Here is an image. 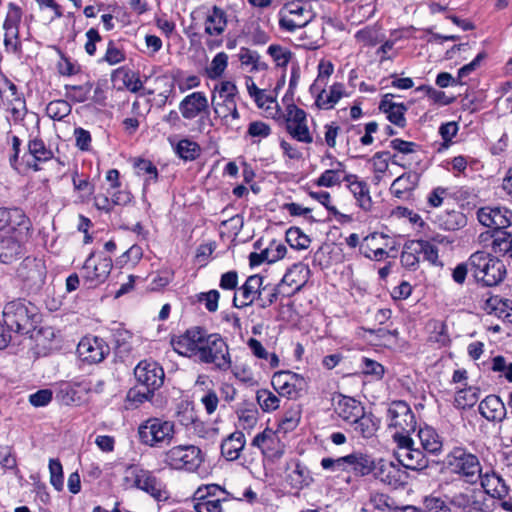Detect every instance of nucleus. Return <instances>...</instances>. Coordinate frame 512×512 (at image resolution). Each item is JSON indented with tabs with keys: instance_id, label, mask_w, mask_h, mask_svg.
I'll return each mask as SVG.
<instances>
[{
	"instance_id": "obj_1",
	"label": "nucleus",
	"mask_w": 512,
	"mask_h": 512,
	"mask_svg": "<svg viewBox=\"0 0 512 512\" xmlns=\"http://www.w3.org/2000/svg\"><path fill=\"white\" fill-rule=\"evenodd\" d=\"M237 93V86L233 82L222 81L214 86L211 96V105L215 117L220 119L222 125L231 130L240 128V115L235 99Z\"/></svg>"
},
{
	"instance_id": "obj_2",
	"label": "nucleus",
	"mask_w": 512,
	"mask_h": 512,
	"mask_svg": "<svg viewBox=\"0 0 512 512\" xmlns=\"http://www.w3.org/2000/svg\"><path fill=\"white\" fill-rule=\"evenodd\" d=\"M3 322L10 333L28 335L33 332L39 321L37 307L25 300H14L4 306Z\"/></svg>"
},
{
	"instance_id": "obj_3",
	"label": "nucleus",
	"mask_w": 512,
	"mask_h": 512,
	"mask_svg": "<svg viewBox=\"0 0 512 512\" xmlns=\"http://www.w3.org/2000/svg\"><path fill=\"white\" fill-rule=\"evenodd\" d=\"M470 272L477 282L485 286H496L506 276L502 260L484 251H476L469 257Z\"/></svg>"
},
{
	"instance_id": "obj_4",
	"label": "nucleus",
	"mask_w": 512,
	"mask_h": 512,
	"mask_svg": "<svg viewBox=\"0 0 512 512\" xmlns=\"http://www.w3.org/2000/svg\"><path fill=\"white\" fill-rule=\"evenodd\" d=\"M444 464L451 473L463 478L467 483L475 484L481 478L480 460L466 447H453L445 456Z\"/></svg>"
},
{
	"instance_id": "obj_5",
	"label": "nucleus",
	"mask_w": 512,
	"mask_h": 512,
	"mask_svg": "<svg viewBox=\"0 0 512 512\" xmlns=\"http://www.w3.org/2000/svg\"><path fill=\"white\" fill-rule=\"evenodd\" d=\"M205 461V454L196 445H176L168 449L163 456V463L172 470L197 472Z\"/></svg>"
},
{
	"instance_id": "obj_6",
	"label": "nucleus",
	"mask_w": 512,
	"mask_h": 512,
	"mask_svg": "<svg viewBox=\"0 0 512 512\" xmlns=\"http://www.w3.org/2000/svg\"><path fill=\"white\" fill-rule=\"evenodd\" d=\"M137 432L141 444L159 447L173 438L174 424L162 418L150 417L139 425Z\"/></svg>"
},
{
	"instance_id": "obj_7",
	"label": "nucleus",
	"mask_w": 512,
	"mask_h": 512,
	"mask_svg": "<svg viewBox=\"0 0 512 512\" xmlns=\"http://www.w3.org/2000/svg\"><path fill=\"white\" fill-rule=\"evenodd\" d=\"M391 444L394 445L393 455L403 467L417 470L425 466L424 455L413 448L410 434L391 433Z\"/></svg>"
},
{
	"instance_id": "obj_8",
	"label": "nucleus",
	"mask_w": 512,
	"mask_h": 512,
	"mask_svg": "<svg viewBox=\"0 0 512 512\" xmlns=\"http://www.w3.org/2000/svg\"><path fill=\"white\" fill-rule=\"evenodd\" d=\"M198 359L204 363H212L223 370L228 369L231 365L228 346L218 334H205Z\"/></svg>"
},
{
	"instance_id": "obj_9",
	"label": "nucleus",
	"mask_w": 512,
	"mask_h": 512,
	"mask_svg": "<svg viewBox=\"0 0 512 512\" xmlns=\"http://www.w3.org/2000/svg\"><path fill=\"white\" fill-rule=\"evenodd\" d=\"M279 16V27L287 32H294L308 25L313 20L314 13L307 2H286Z\"/></svg>"
},
{
	"instance_id": "obj_10",
	"label": "nucleus",
	"mask_w": 512,
	"mask_h": 512,
	"mask_svg": "<svg viewBox=\"0 0 512 512\" xmlns=\"http://www.w3.org/2000/svg\"><path fill=\"white\" fill-rule=\"evenodd\" d=\"M389 433L410 434L415 430V417L409 405L404 401H393L386 411Z\"/></svg>"
},
{
	"instance_id": "obj_11",
	"label": "nucleus",
	"mask_w": 512,
	"mask_h": 512,
	"mask_svg": "<svg viewBox=\"0 0 512 512\" xmlns=\"http://www.w3.org/2000/svg\"><path fill=\"white\" fill-rule=\"evenodd\" d=\"M251 446L260 450L262 456L270 462L280 460L286 452V444L280 433L270 427L254 436Z\"/></svg>"
},
{
	"instance_id": "obj_12",
	"label": "nucleus",
	"mask_w": 512,
	"mask_h": 512,
	"mask_svg": "<svg viewBox=\"0 0 512 512\" xmlns=\"http://www.w3.org/2000/svg\"><path fill=\"white\" fill-rule=\"evenodd\" d=\"M284 482L294 496L314 482L310 469L298 458L289 459L284 468Z\"/></svg>"
},
{
	"instance_id": "obj_13",
	"label": "nucleus",
	"mask_w": 512,
	"mask_h": 512,
	"mask_svg": "<svg viewBox=\"0 0 512 512\" xmlns=\"http://www.w3.org/2000/svg\"><path fill=\"white\" fill-rule=\"evenodd\" d=\"M128 470L136 488L146 492L157 501L168 499L166 485L152 471L138 466H130Z\"/></svg>"
},
{
	"instance_id": "obj_14",
	"label": "nucleus",
	"mask_w": 512,
	"mask_h": 512,
	"mask_svg": "<svg viewBox=\"0 0 512 512\" xmlns=\"http://www.w3.org/2000/svg\"><path fill=\"white\" fill-rule=\"evenodd\" d=\"M285 121L286 131L293 139L305 144L313 142V136L307 125V114L303 109L294 104L288 105Z\"/></svg>"
},
{
	"instance_id": "obj_15",
	"label": "nucleus",
	"mask_w": 512,
	"mask_h": 512,
	"mask_svg": "<svg viewBox=\"0 0 512 512\" xmlns=\"http://www.w3.org/2000/svg\"><path fill=\"white\" fill-rule=\"evenodd\" d=\"M22 19V10L14 3L8 4V12L3 23L4 46L7 52L17 54L21 51L19 38V24Z\"/></svg>"
},
{
	"instance_id": "obj_16",
	"label": "nucleus",
	"mask_w": 512,
	"mask_h": 512,
	"mask_svg": "<svg viewBox=\"0 0 512 512\" xmlns=\"http://www.w3.org/2000/svg\"><path fill=\"white\" fill-rule=\"evenodd\" d=\"M112 269V259L104 255L90 254L83 264L82 276L89 286H97L103 283Z\"/></svg>"
},
{
	"instance_id": "obj_17",
	"label": "nucleus",
	"mask_w": 512,
	"mask_h": 512,
	"mask_svg": "<svg viewBox=\"0 0 512 512\" xmlns=\"http://www.w3.org/2000/svg\"><path fill=\"white\" fill-rule=\"evenodd\" d=\"M478 221L486 227L492 228L494 233L491 235L493 240L499 233L512 224V211L505 207H483L477 212Z\"/></svg>"
},
{
	"instance_id": "obj_18",
	"label": "nucleus",
	"mask_w": 512,
	"mask_h": 512,
	"mask_svg": "<svg viewBox=\"0 0 512 512\" xmlns=\"http://www.w3.org/2000/svg\"><path fill=\"white\" fill-rule=\"evenodd\" d=\"M205 332L194 327L188 329L184 334L171 338V345L175 352L186 357H198Z\"/></svg>"
},
{
	"instance_id": "obj_19",
	"label": "nucleus",
	"mask_w": 512,
	"mask_h": 512,
	"mask_svg": "<svg viewBox=\"0 0 512 512\" xmlns=\"http://www.w3.org/2000/svg\"><path fill=\"white\" fill-rule=\"evenodd\" d=\"M77 353L83 362L96 364L106 357L109 353V347L100 338L85 337L79 342Z\"/></svg>"
},
{
	"instance_id": "obj_20",
	"label": "nucleus",
	"mask_w": 512,
	"mask_h": 512,
	"mask_svg": "<svg viewBox=\"0 0 512 512\" xmlns=\"http://www.w3.org/2000/svg\"><path fill=\"white\" fill-rule=\"evenodd\" d=\"M309 272L307 265L303 263L294 264L288 269L278 285L282 294L290 296L300 291L308 280Z\"/></svg>"
},
{
	"instance_id": "obj_21",
	"label": "nucleus",
	"mask_w": 512,
	"mask_h": 512,
	"mask_svg": "<svg viewBox=\"0 0 512 512\" xmlns=\"http://www.w3.org/2000/svg\"><path fill=\"white\" fill-rule=\"evenodd\" d=\"M18 275L32 290H38L45 282L46 269L38 259L26 258L18 268Z\"/></svg>"
},
{
	"instance_id": "obj_22",
	"label": "nucleus",
	"mask_w": 512,
	"mask_h": 512,
	"mask_svg": "<svg viewBox=\"0 0 512 512\" xmlns=\"http://www.w3.org/2000/svg\"><path fill=\"white\" fill-rule=\"evenodd\" d=\"M263 281V277L259 275L249 276L235 293L233 298L234 306L243 308L252 305L260 295Z\"/></svg>"
},
{
	"instance_id": "obj_23",
	"label": "nucleus",
	"mask_w": 512,
	"mask_h": 512,
	"mask_svg": "<svg viewBox=\"0 0 512 512\" xmlns=\"http://www.w3.org/2000/svg\"><path fill=\"white\" fill-rule=\"evenodd\" d=\"M351 457L352 460L350 466L352 467L354 474L357 476H366L374 473V477L378 479L384 471L382 459L376 462L372 456L361 452L351 453Z\"/></svg>"
},
{
	"instance_id": "obj_24",
	"label": "nucleus",
	"mask_w": 512,
	"mask_h": 512,
	"mask_svg": "<svg viewBox=\"0 0 512 512\" xmlns=\"http://www.w3.org/2000/svg\"><path fill=\"white\" fill-rule=\"evenodd\" d=\"M26 216L18 208H0V234H21V227L26 224Z\"/></svg>"
},
{
	"instance_id": "obj_25",
	"label": "nucleus",
	"mask_w": 512,
	"mask_h": 512,
	"mask_svg": "<svg viewBox=\"0 0 512 512\" xmlns=\"http://www.w3.org/2000/svg\"><path fill=\"white\" fill-rule=\"evenodd\" d=\"M208 99L203 92H193L185 96L179 103V111L184 119L192 120L206 111Z\"/></svg>"
},
{
	"instance_id": "obj_26",
	"label": "nucleus",
	"mask_w": 512,
	"mask_h": 512,
	"mask_svg": "<svg viewBox=\"0 0 512 512\" xmlns=\"http://www.w3.org/2000/svg\"><path fill=\"white\" fill-rule=\"evenodd\" d=\"M235 414L237 416L238 427L242 429L241 431H252L256 428L260 419L257 404L250 400L240 402L235 410Z\"/></svg>"
},
{
	"instance_id": "obj_27",
	"label": "nucleus",
	"mask_w": 512,
	"mask_h": 512,
	"mask_svg": "<svg viewBox=\"0 0 512 512\" xmlns=\"http://www.w3.org/2000/svg\"><path fill=\"white\" fill-rule=\"evenodd\" d=\"M246 445V437L241 430H235L225 437L220 445L222 457L227 461H236L240 458Z\"/></svg>"
},
{
	"instance_id": "obj_28",
	"label": "nucleus",
	"mask_w": 512,
	"mask_h": 512,
	"mask_svg": "<svg viewBox=\"0 0 512 512\" xmlns=\"http://www.w3.org/2000/svg\"><path fill=\"white\" fill-rule=\"evenodd\" d=\"M138 384H163L164 370L156 362L141 361L134 369Z\"/></svg>"
},
{
	"instance_id": "obj_29",
	"label": "nucleus",
	"mask_w": 512,
	"mask_h": 512,
	"mask_svg": "<svg viewBox=\"0 0 512 512\" xmlns=\"http://www.w3.org/2000/svg\"><path fill=\"white\" fill-rule=\"evenodd\" d=\"M53 157V152L46 147L44 141L38 137L30 139L28 142V153L24 155L28 167L35 171L39 170L38 163L46 162Z\"/></svg>"
},
{
	"instance_id": "obj_30",
	"label": "nucleus",
	"mask_w": 512,
	"mask_h": 512,
	"mask_svg": "<svg viewBox=\"0 0 512 512\" xmlns=\"http://www.w3.org/2000/svg\"><path fill=\"white\" fill-rule=\"evenodd\" d=\"M215 498H232V496L224 487L215 483L202 484L192 494L193 505L205 504Z\"/></svg>"
},
{
	"instance_id": "obj_31",
	"label": "nucleus",
	"mask_w": 512,
	"mask_h": 512,
	"mask_svg": "<svg viewBox=\"0 0 512 512\" xmlns=\"http://www.w3.org/2000/svg\"><path fill=\"white\" fill-rule=\"evenodd\" d=\"M481 486L493 498L504 499L508 497L509 487L504 479L495 472L481 474Z\"/></svg>"
},
{
	"instance_id": "obj_32",
	"label": "nucleus",
	"mask_w": 512,
	"mask_h": 512,
	"mask_svg": "<svg viewBox=\"0 0 512 512\" xmlns=\"http://www.w3.org/2000/svg\"><path fill=\"white\" fill-rule=\"evenodd\" d=\"M131 386L125 398V409L134 410L139 408L143 403L149 401L154 404L153 397L155 390L160 386Z\"/></svg>"
},
{
	"instance_id": "obj_33",
	"label": "nucleus",
	"mask_w": 512,
	"mask_h": 512,
	"mask_svg": "<svg viewBox=\"0 0 512 512\" xmlns=\"http://www.w3.org/2000/svg\"><path fill=\"white\" fill-rule=\"evenodd\" d=\"M227 25V13L214 5L205 19V33L209 36H220L225 32Z\"/></svg>"
},
{
	"instance_id": "obj_34",
	"label": "nucleus",
	"mask_w": 512,
	"mask_h": 512,
	"mask_svg": "<svg viewBox=\"0 0 512 512\" xmlns=\"http://www.w3.org/2000/svg\"><path fill=\"white\" fill-rule=\"evenodd\" d=\"M336 412L345 422L351 423L362 416L364 407L360 401L349 396H342L337 403Z\"/></svg>"
},
{
	"instance_id": "obj_35",
	"label": "nucleus",
	"mask_w": 512,
	"mask_h": 512,
	"mask_svg": "<svg viewBox=\"0 0 512 512\" xmlns=\"http://www.w3.org/2000/svg\"><path fill=\"white\" fill-rule=\"evenodd\" d=\"M480 414L489 421H501L506 414L502 400L495 395H489L479 404Z\"/></svg>"
},
{
	"instance_id": "obj_36",
	"label": "nucleus",
	"mask_w": 512,
	"mask_h": 512,
	"mask_svg": "<svg viewBox=\"0 0 512 512\" xmlns=\"http://www.w3.org/2000/svg\"><path fill=\"white\" fill-rule=\"evenodd\" d=\"M454 487H459V482L456 480L443 481L439 484L440 492L449 501L451 505L461 508L463 510L469 508L471 505L470 496L464 492H453L452 488Z\"/></svg>"
},
{
	"instance_id": "obj_37",
	"label": "nucleus",
	"mask_w": 512,
	"mask_h": 512,
	"mask_svg": "<svg viewBox=\"0 0 512 512\" xmlns=\"http://www.w3.org/2000/svg\"><path fill=\"white\" fill-rule=\"evenodd\" d=\"M20 235L21 234H0V262L8 264L17 259L21 252Z\"/></svg>"
},
{
	"instance_id": "obj_38",
	"label": "nucleus",
	"mask_w": 512,
	"mask_h": 512,
	"mask_svg": "<svg viewBox=\"0 0 512 512\" xmlns=\"http://www.w3.org/2000/svg\"><path fill=\"white\" fill-rule=\"evenodd\" d=\"M485 311L498 318L512 322V300L491 296L485 302Z\"/></svg>"
},
{
	"instance_id": "obj_39",
	"label": "nucleus",
	"mask_w": 512,
	"mask_h": 512,
	"mask_svg": "<svg viewBox=\"0 0 512 512\" xmlns=\"http://www.w3.org/2000/svg\"><path fill=\"white\" fill-rule=\"evenodd\" d=\"M302 417V409L299 404H293L284 411L280 419L276 431L284 436L294 431L300 424Z\"/></svg>"
},
{
	"instance_id": "obj_40",
	"label": "nucleus",
	"mask_w": 512,
	"mask_h": 512,
	"mask_svg": "<svg viewBox=\"0 0 512 512\" xmlns=\"http://www.w3.org/2000/svg\"><path fill=\"white\" fill-rule=\"evenodd\" d=\"M394 94L386 92V118L395 126L404 128L407 124L405 113L408 107L403 103H395L392 101Z\"/></svg>"
},
{
	"instance_id": "obj_41",
	"label": "nucleus",
	"mask_w": 512,
	"mask_h": 512,
	"mask_svg": "<svg viewBox=\"0 0 512 512\" xmlns=\"http://www.w3.org/2000/svg\"><path fill=\"white\" fill-rule=\"evenodd\" d=\"M419 440L424 450L431 454H438L442 450V438L431 426H425L419 429Z\"/></svg>"
},
{
	"instance_id": "obj_42",
	"label": "nucleus",
	"mask_w": 512,
	"mask_h": 512,
	"mask_svg": "<svg viewBox=\"0 0 512 512\" xmlns=\"http://www.w3.org/2000/svg\"><path fill=\"white\" fill-rule=\"evenodd\" d=\"M382 239H384L383 233H372L366 236L360 245L361 253L369 259L381 260L384 254L381 247Z\"/></svg>"
},
{
	"instance_id": "obj_43",
	"label": "nucleus",
	"mask_w": 512,
	"mask_h": 512,
	"mask_svg": "<svg viewBox=\"0 0 512 512\" xmlns=\"http://www.w3.org/2000/svg\"><path fill=\"white\" fill-rule=\"evenodd\" d=\"M390 147L395 151V153L389 155V160L394 164H400L404 167L405 164L401 163V161L404 160L405 157L414 154L419 146L415 142L395 138L390 141Z\"/></svg>"
},
{
	"instance_id": "obj_44",
	"label": "nucleus",
	"mask_w": 512,
	"mask_h": 512,
	"mask_svg": "<svg viewBox=\"0 0 512 512\" xmlns=\"http://www.w3.org/2000/svg\"><path fill=\"white\" fill-rule=\"evenodd\" d=\"M344 92V86L341 83L333 84L328 92L321 88L316 99V105L321 109L333 108L343 97Z\"/></svg>"
},
{
	"instance_id": "obj_45",
	"label": "nucleus",
	"mask_w": 512,
	"mask_h": 512,
	"mask_svg": "<svg viewBox=\"0 0 512 512\" xmlns=\"http://www.w3.org/2000/svg\"><path fill=\"white\" fill-rule=\"evenodd\" d=\"M354 426V431L361 435L363 438L373 437L380 427V420L375 418L372 414L362 413V416L355 422H351Z\"/></svg>"
},
{
	"instance_id": "obj_46",
	"label": "nucleus",
	"mask_w": 512,
	"mask_h": 512,
	"mask_svg": "<svg viewBox=\"0 0 512 512\" xmlns=\"http://www.w3.org/2000/svg\"><path fill=\"white\" fill-rule=\"evenodd\" d=\"M239 61L243 66H250V72H259L268 69V64L261 60L260 54L246 47H242L238 53Z\"/></svg>"
},
{
	"instance_id": "obj_47",
	"label": "nucleus",
	"mask_w": 512,
	"mask_h": 512,
	"mask_svg": "<svg viewBox=\"0 0 512 512\" xmlns=\"http://www.w3.org/2000/svg\"><path fill=\"white\" fill-rule=\"evenodd\" d=\"M257 406L259 405L263 412H272L279 408L280 398L276 392L267 388H262L256 391Z\"/></svg>"
},
{
	"instance_id": "obj_48",
	"label": "nucleus",
	"mask_w": 512,
	"mask_h": 512,
	"mask_svg": "<svg viewBox=\"0 0 512 512\" xmlns=\"http://www.w3.org/2000/svg\"><path fill=\"white\" fill-rule=\"evenodd\" d=\"M349 181V189L356 198L359 206L364 210H370L372 208V201L369 195V191L364 182L353 180Z\"/></svg>"
},
{
	"instance_id": "obj_49",
	"label": "nucleus",
	"mask_w": 512,
	"mask_h": 512,
	"mask_svg": "<svg viewBox=\"0 0 512 512\" xmlns=\"http://www.w3.org/2000/svg\"><path fill=\"white\" fill-rule=\"evenodd\" d=\"M420 249L421 247L414 240L406 244L401 253V264L409 270H416L419 265Z\"/></svg>"
},
{
	"instance_id": "obj_50",
	"label": "nucleus",
	"mask_w": 512,
	"mask_h": 512,
	"mask_svg": "<svg viewBox=\"0 0 512 512\" xmlns=\"http://www.w3.org/2000/svg\"><path fill=\"white\" fill-rule=\"evenodd\" d=\"M478 400L477 386H464L455 394V404L458 408L473 406Z\"/></svg>"
},
{
	"instance_id": "obj_51",
	"label": "nucleus",
	"mask_w": 512,
	"mask_h": 512,
	"mask_svg": "<svg viewBox=\"0 0 512 512\" xmlns=\"http://www.w3.org/2000/svg\"><path fill=\"white\" fill-rule=\"evenodd\" d=\"M267 53L273 59L275 65L280 68H286L293 57V53L288 48L279 44H271Z\"/></svg>"
},
{
	"instance_id": "obj_52",
	"label": "nucleus",
	"mask_w": 512,
	"mask_h": 512,
	"mask_svg": "<svg viewBox=\"0 0 512 512\" xmlns=\"http://www.w3.org/2000/svg\"><path fill=\"white\" fill-rule=\"evenodd\" d=\"M92 87L93 84L91 82H86L82 85H66V96L77 103L85 102L90 97Z\"/></svg>"
},
{
	"instance_id": "obj_53",
	"label": "nucleus",
	"mask_w": 512,
	"mask_h": 512,
	"mask_svg": "<svg viewBox=\"0 0 512 512\" xmlns=\"http://www.w3.org/2000/svg\"><path fill=\"white\" fill-rule=\"evenodd\" d=\"M490 370L497 374L499 379L512 382V362L503 356H496L491 360Z\"/></svg>"
},
{
	"instance_id": "obj_54",
	"label": "nucleus",
	"mask_w": 512,
	"mask_h": 512,
	"mask_svg": "<svg viewBox=\"0 0 512 512\" xmlns=\"http://www.w3.org/2000/svg\"><path fill=\"white\" fill-rule=\"evenodd\" d=\"M176 153L183 160L192 161L199 156L200 146L190 139H182L176 146Z\"/></svg>"
},
{
	"instance_id": "obj_55",
	"label": "nucleus",
	"mask_w": 512,
	"mask_h": 512,
	"mask_svg": "<svg viewBox=\"0 0 512 512\" xmlns=\"http://www.w3.org/2000/svg\"><path fill=\"white\" fill-rule=\"evenodd\" d=\"M286 241L292 248L298 250L307 249L311 242L310 238L298 227H291L287 230Z\"/></svg>"
},
{
	"instance_id": "obj_56",
	"label": "nucleus",
	"mask_w": 512,
	"mask_h": 512,
	"mask_svg": "<svg viewBox=\"0 0 512 512\" xmlns=\"http://www.w3.org/2000/svg\"><path fill=\"white\" fill-rule=\"evenodd\" d=\"M71 113V105L65 100L51 101L46 107V114L53 120L60 121Z\"/></svg>"
},
{
	"instance_id": "obj_57",
	"label": "nucleus",
	"mask_w": 512,
	"mask_h": 512,
	"mask_svg": "<svg viewBox=\"0 0 512 512\" xmlns=\"http://www.w3.org/2000/svg\"><path fill=\"white\" fill-rule=\"evenodd\" d=\"M228 65V55L224 52H219L215 55L210 65L206 68V73L209 78H219L225 71Z\"/></svg>"
},
{
	"instance_id": "obj_58",
	"label": "nucleus",
	"mask_w": 512,
	"mask_h": 512,
	"mask_svg": "<svg viewBox=\"0 0 512 512\" xmlns=\"http://www.w3.org/2000/svg\"><path fill=\"white\" fill-rule=\"evenodd\" d=\"M427 239H418L414 240L415 243L419 244L421 249L419 250V255L422 254L423 258L427 260L429 263L433 265H442L438 259V249L437 247L429 241V236L425 235Z\"/></svg>"
},
{
	"instance_id": "obj_59",
	"label": "nucleus",
	"mask_w": 512,
	"mask_h": 512,
	"mask_svg": "<svg viewBox=\"0 0 512 512\" xmlns=\"http://www.w3.org/2000/svg\"><path fill=\"white\" fill-rule=\"evenodd\" d=\"M412 190V183L410 182V176L401 175L393 181L390 186V192L398 199H404L409 197Z\"/></svg>"
},
{
	"instance_id": "obj_60",
	"label": "nucleus",
	"mask_w": 512,
	"mask_h": 512,
	"mask_svg": "<svg viewBox=\"0 0 512 512\" xmlns=\"http://www.w3.org/2000/svg\"><path fill=\"white\" fill-rule=\"evenodd\" d=\"M49 473H50V483L57 491H61L63 489L64 483V475H63V467L58 458H51L49 460Z\"/></svg>"
},
{
	"instance_id": "obj_61",
	"label": "nucleus",
	"mask_w": 512,
	"mask_h": 512,
	"mask_svg": "<svg viewBox=\"0 0 512 512\" xmlns=\"http://www.w3.org/2000/svg\"><path fill=\"white\" fill-rule=\"evenodd\" d=\"M279 293H282L279 286L268 287L262 285L260 295L256 299L258 306L263 309L271 306L277 300Z\"/></svg>"
},
{
	"instance_id": "obj_62",
	"label": "nucleus",
	"mask_w": 512,
	"mask_h": 512,
	"mask_svg": "<svg viewBox=\"0 0 512 512\" xmlns=\"http://www.w3.org/2000/svg\"><path fill=\"white\" fill-rule=\"evenodd\" d=\"M496 253H503L512 260V236L508 233H499L492 242Z\"/></svg>"
},
{
	"instance_id": "obj_63",
	"label": "nucleus",
	"mask_w": 512,
	"mask_h": 512,
	"mask_svg": "<svg viewBox=\"0 0 512 512\" xmlns=\"http://www.w3.org/2000/svg\"><path fill=\"white\" fill-rule=\"evenodd\" d=\"M423 504L425 512H451L450 507L440 496H426L424 498Z\"/></svg>"
},
{
	"instance_id": "obj_64",
	"label": "nucleus",
	"mask_w": 512,
	"mask_h": 512,
	"mask_svg": "<svg viewBox=\"0 0 512 512\" xmlns=\"http://www.w3.org/2000/svg\"><path fill=\"white\" fill-rule=\"evenodd\" d=\"M286 252L287 248L284 244L273 241L266 249H264L266 262L274 263L282 259L286 255Z\"/></svg>"
}]
</instances>
